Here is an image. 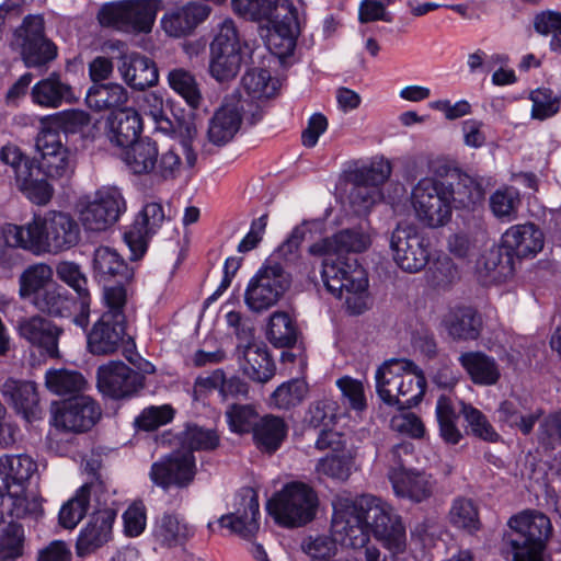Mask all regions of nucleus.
Instances as JSON below:
<instances>
[{
    "instance_id": "393cba45",
    "label": "nucleus",
    "mask_w": 561,
    "mask_h": 561,
    "mask_svg": "<svg viewBox=\"0 0 561 561\" xmlns=\"http://www.w3.org/2000/svg\"><path fill=\"white\" fill-rule=\"evenodd\" d=\"M18 332L21 337L39 348L42 354L51 358L59 357L58 341L62 329L53 321L41 316L22 318L18 322Z\"/></svg>"
},
{
    "instance_id": "f03ea898",
    "label": "nucleus",
    "mask_w": 561,
    "mask_h": 561,
    "mask_svg": "<svg viewBox=\"0 0 561 561\" xmlns=\"http://www.w3.org/2000/svg\"><path fill=\"white\" fill-rule=\"evenodd\" d=\"M508 530L503 540L512 550L513 561H545L543 551L552 534V525L547 515L535 510H526L508 522Z\"/></svg>"
},
{
    "instance_id": "3c124183",
    "label": "nucleus",
    "mask_w": 561,
    "mask_h": 561,
    "mask_svg": "<svg viewBox=\"0 0 561 561\" xmlns=\"http://www.w3.org/2000/svg\"><path fill=\"white\" fill-rule=\"evenodd\" d=\"M99 489V485L84 484L61 506L59 523L64 528L72 529L81 522L87 514L92 491L96 495Z\"/></svg>"
},
{
    "instance_id": "864d4df0",
    "label": "nucleus",
    "mask_w": 561,
    "mask_h": 561,
    "mask_svg": "<svg viewBox=\"0 0 561 561\" xmlns=\"http://www.w3.org/2000/svg\"><path fill=\"white\" fill-rule=\"evenodd\" d=\"M449 522L458 528L472 535L481 528L479 510L473 500L466 496H457L453 500L449 510Z\"/></svg>"
},
{
    "instance_id": "ddd939ff",
    "label": "nucleus",
    "mask_w": 561,
    "mask_h": 561,
    "mask_svg": "<svg viewBox=\"0 0 561 561\" xmlns=\"http://www.w3.org/2000/svg\"><path fill=\"white\" fill-rule=\"evenodd\" d=\"M106 310L87 333V348L92 355L115 354L126 335V304H104Z\"/></svg>"
},
{
    "instance_id": "a19ab883",
    "label": "nucleus",
    "mask_w": 561,
    "mask_h": 561,
    "mask_svg": "<svg viewBox=\"0 0 561 561\" xmlns=\"http://www.w3.org/2000/svg\"><path fill=\"white\" fill-rule=\"evenodd\" d=\"M496 414L501 424L516 427L524 435H529L542 415V410L529 409L519 398H510L500 403Z\"/></svg>"
},
{
    "instance_id": "4be33fe9",
    "label": "nucleus",
    "mask_w": 561,
    "mask_h": 561,
    "mask_svg": "<svg viewBox=\"0 0 561 561\" xmlns=\"http://www.w3.org/2000/svg\"><path fill=\"white\" fill-rule=\"evenodd\" d=\"M196 471V461L192 453L175 451L153 462L149 476L151 481L163 490L171 486L185 489L194 481Z\"/></svg>"
},
{
    "instance_id": "6e6552de",
    "label": "nucleus",
    "mask_w": 561,
    "mask_h": 561,
    "mask_svg": "<svg viewBox=\"0 0 561 561\" xmlns=\"http://www.w3.org/2000/svg\"><path fill=\"white\" fill-rule=\"evenodd\" d=\"M291 284L290 274L274 259H266L261 268L250 279L245 293L247 307L256 313L267 311L278 304Z\"/></svg>"
},
{
    "instance_id": "b1692460",
    "label": "nucleus",
    "mask_w": 561,
    "mask_h": 561,
    "mask_svg": "<svg viewBox=\"0 0 561 561\" xmlns=\"http://www.w3.org/2000/svg\"><path fill=\"white\" fill-rule=\"evenodd\" d=\"M164 218L160 203L151 202L142 207L129 230L124 233V240L131 252V261L139 260L146 253L149 238L156 233Z\"/></svg>"
},
{
    "instance_id": "4468645a",
    "label": "nucleus",
    "mask_w": 561,
    "mask_h": 561,
    "mask_svg": "<svg viewBox=\"0 0 561 561\" xmlns=\"http://www.w3.org/2000/svg\"><path fill=\"white\" fill-rule=\"evenodd\" d=\"M209 72L219 82L237 76L242 62L241 45L232 21H225L210 44Z\"/></svg>"
},
{
    "instance_id": "a878e982",
    "label": "nucleus",
    "mask_w": 561,
    "mask_h": 561,
    "mask_svg": "<svg viewBox=\"0 0 561 561\" xmlns=\"http://www.w3.org/2000/svg\"><path fill=\"white\" fill-rule=\"evenodd\" d=\"M211 12L205 3L190 1L184 5L167 11L161 19L163 31L171 37L190 35Z\"/></svg>"
},
{
    "instance_id": "423d86ee",
    "label": "nucleus",
    "mask_w": 561,
    "mask_h": 561,
    "mask_svg": "<svg viewBox=\"0 0 561 561\" xmlns=\"http://www.w3.org/2000/svg\"><path fill=\"white\" fill-rule=\"evenodd\" d=\"M359 508L365 510L370 533L392 554L407 548V529L402 517L387 502L371 494L359 496Z\"/></svg>"
},
{
    "instance_id": "dca6fc26",
    "label": "nucleus",
    "mask_w": 561,
    "mask_h": 561,
    "mask_svg": "<svg viewBox=\"0 0 561 561\" xmlns=\"http://www.w3.org/2000/svg\"><path fill=\"white\" fill-rule=\"evenodd\" d=\"M126 211V201L117 187H101L80 210L83 226L92 231H103L118 221Z\"/></svg>"
},
{
    "instance_id": "37998d69",
    "label": "nucleus",
    "mask_w": 561,
    "mask_h": 561,
    "mask_svg": "<svg viewBox=\"0 0 561 561\" xmlns=\"http://www.w3.org/2000/svg\"><path fill=\"white\" fill-rule=\"evenodd\" d=\"M128 101L127 90L119 83H95L85 94V104L95 112L118 108Z\"/></svg>"
},
{
    "instance_id": "6ab92c4d",
    "label": "nucleus",
    "mask_w": 561,
    "mask_h": 561,
    "mask_svg": "<svg viewBox=\"0 0 561 561\" xmlns=\"http://www.w3.org/2000/svg\"><path fill=\"white\" fill-rule=\"evenodd\" d=\"M268 23L272 28L267 35V47L279 59L291 56L300 34L297 8L290 0H278Z\"/></svg>"
},
{
    "instance_id": "6e6d98bb",
    "label": "nucleus",
    "mask_w": 561,
    "mask_h": 561,
    "mask_svg": "<svg viewBox=\"0 0 561 561\" xmlns=\"http://www.w3.org/2000/svg\"><path fill=\"white\" fill-rule=\"evenodd\" d=\"M242 87L253 99H270L279 88V81L264 68L249 69L242 77Z\"/></svg>"
},
{
    "instance_id": "69168bd1",
    "label": "nucleus",
    "mask_w": 561,
    "mask_h": 561,
    "mask_svg": "<svg viewBox=\"0 0 561 561\" xmlns=\"http://www.w3.org/2000/svg\"><path fill=\"white\" fill-rule=\"evenodd\" d=\"M278 0H231L233 11L249 21H270L274 18Z\"/></svg>"
},
{
    "instance_id": "79ce46f5",
    "label": "nucleus",
    "mask_w": 561,
    "mask_h": 561,
    "mask_svg": "<svg viewBox=\"0 0 561 561\" xmlns=\"http://www.w3.org/2000/svg\"><path fill=\"white\" fill-rule=\"evenodd\" d=\"M192 536V528L173 513H163L159 516L152 529L154 541L162 548L183 546Z\"/></svg>"
},
{
    "instance_id": "774afa93",
    "label": "nucleus",
    "mask_w": 561,
    "mask_h": 561,
    "mask_svg": "<svg viewBox=\"0 0 561 561\" xmlns=\"http://www.w3.org/2000/svg\"><path fill=\"white\" fill-rule=\"evenodd\" d=\"M459 277L457 266L448 256H439L430 265L426 278L437 289L450 287Z\"/></svg>"
},
{
    "instance_id": "0eeeda50",
    "label": "nucleus",
    "mask_w": 561,
    "mask_h": 561,
    "mask_svg": "<svg viewBox=\"0 0 561 561\" xmlns=\"http://www.w3.org/2000/svg\"><path fill=\"white\" fill-rule=\"evenodd\" d=\"M131 173L137 175L150 174L161 181L174 180L181 170L182 160L178 152L169 149L159 153L158 145L145 137L131 144L123 157Z\"/></svg>"
},
{
    "instance_id": "473e14b6",
    "label": "nucleus",
    "mask_w": 561,
    "mask_h": 561,
    "mask_svg": "<svg viewBox=\"0 0 561 561\" xmlns=\"http://www.w3.org/2000/svg\"><path fill=\"white\" fill-rule=\"evenodd\" d=\"M142 131V118L134 108H123L111 113L105 121V136L117 147L127 148L139 140Z\"/></svg>"
},
{
    "instance_id": "603ef678",
    "label": "nucleus",
    "mask_w": 561,
    "mask_h": 561,
    "mask_svg": "<svg viewBox=\"0 0 561 561\" xmlns=\"http://www.w3.org/2000/svg\"><path fill=\"white\" fill-rule=\"evenodd\" d=\"M169 87L180 95L192 108H198L202 101V92L195 76L184 68H173L168 72Z\"/></svg>"
},
{
    "instance_id": "f8f14e48",
    "label": "nucleus",
    "mask_w": 561,
    "mask_h": 561,
    "mask_svg": "<svg viewBox=\"0 0 561 561\" xmlns=\"http://www.w3.org/2000/svg\"><path fill=\"white\" fill-rule=\"evenodd\" d=\"M12 46L19 48L26 67L45 66L57 56L56 45L45 35L44 19L27 15L14 31Z\"/></svg>"
},
{
    "instance_id": "412c9836",
    "label": "nucleus",
    "mask_w": 561,
    "mask_h": 561,
    "mask_svg": "<svg viewBox=\"0 0 561 561\" xmlns=\"http://www.w3.org/2000/svg\"><path fill=\"white\" fill-rule=\"evenodd\" d=\"M100 404L89 396H76L61 403L54 414L57 428L71 433H85L101 419Z\"/></svg>"
},
{
    "instance_id": "c03bdc74",
    "label": "nucleus",
    "mask_w": 561,
    "mask_h": 561,
    "mask_svg": "<svg viewBox=\"0 0 561 561\" xmlns=\"http://www.w3.org/2000/svg\"><path fill=\"white\" fill-rule=\"evenodd\" d=\"M287 432L288 427L284 419L270 414L259 421L252 434L260 450L273 454L285 440Z\"/></svg>"
},
{
    "instance_id": "1a4fd4ad",
    "label": "nucleus",
    "mask_w": 561,
    "mask_h": 561,
    "mask_svg": "<svg viewBox=\"0 0 561 561\" xmlns=\"http://www.w3.org/2000/svg\"><path fill=\"white\" fill-rule=\"evenodd\" d=\"M346 270L331 263L321 270L324 287L332 296H345L346 309L351 314H362L368 308V279L363 268H355V263H344Z\"/></svg>"
},
{
    "instance_id": "bb28decb",
    "label": "nucleus",
    "mask_w": 561,
    "mask_h": 561,
    "mask_svg": "<svg viewBox=\"0 0 561 561\" xmlns=\"http://www.w3.org/2000/svg\"><path fill=\"white\" fill-rule=\"evenodd\" d=\"M0 392L27 422L42 419L43 410L35 382L8 378L1 383Z\"/></svg>"
},
{
    "instance_id": "13d9d810",
    "label": "nucleus",
    "mask_w": 561,
    "mask_h": 561,
    "mask_svg": "<svg viewBox=\"0 0 561 561\" xmlns=\"http://www.w3.org/2000/svg\"><path fill=\"white\" fill-rule=\"evenodd\" d=\"M179 440L185 453L194 450L210 451L219 446V435L215 430L205 428L197 424H188L185 430L180 433Z\"/></svg>"
},
{
    "instance_id": "7c9ffc66",
    "label": "nucleus",
    "mask_w": 561,
    "mask_h": 561,
    "mask_svg": "<svg viewBox=\"0 0 561 561\" xmlns=\"http://www.w3.org/2000/svg\"><path fill=\"white\" fill-rule=\"evenodd\" d=\"M444 169V172L437 171V174L450 180L446 186L456 207L474 209L484 201L485 191L480 181L459 169Z\"/></svg>"
},
{
    "instance_id": "9b49d317",
    "label": "nucleus",
    "mask_w": 561,
    "mask_h": 561,
    "mask_svg": "<svg viewBox=\"0 0 561 561\" xmlns=\"http://www.w3.org/2000/svg\"><path fill=\"white\" fill-rule=\"evenodd\" d=\"M333 508L332 529L342 546L352 549L368 547L370 527L365 510L359 508V496H339Z\"/></svg>"
},
{
    "instance_id": "a211bd4d",
    "label": "nucleus",
    "mask_w": 561,
    "mask_h": 561,
    "mask_svg": "<svg viewBox=\"0 0 561 561\" xmlns=\"http://www.w3.org/2000/svg\"><path fill=\"white\" fill-rule=\"evenodd\" d=\"M146 377L122 360H110L96 369L99 391L114 400L135 397L145 388Z\"/></svg>"
},
{
    "instance_id": "c756f323",
    "label": "nucleus",
    "mask_w": 561,
    "mask_h": 561,
    "mask_svg": "<svg viewBox=\"0 0 561 561\" xmlns=\"http://www.w3.org/2000/svg\"><path fill=\"white\" fill-rule=\"evenodd\" d=\"M259 496L253 490H247L241 497V502L236 512L224 515L219 518V524L228 528L231 533L250 540L259 531L260 523Z\"/></svg>"
},
{
    "instance_id": "09e8293b",
    "label": "nucleus",
    "mask_w": 561,
    "mask_h": 561,
    "mask_svg": "<svg viewBox=\"0 0 561 561\" xmlns=\"http://www.w3.org/2000/svg\"><path fill=\"white\" fill-rule=\"evenodd\" d=\"M45 385L55 394L76 397L85 390L88 382L81 373L60 368L46 371Z\"/></svg>"
},
{
    "instance_id": "5701e85b",
    "label": "nucleus",
    "mask_w": 561,
    "mask_h": 561,
    "mask_svg": "<svg viewBox=\"0 0 561 561\" xmlns=\"http://www.w3.org/2000/svg\"><path fill=\"white\" fill-rule=\"evenodd\" d=\"M117 511L112 507L95 510L76 540V554L85 558L95 553L113 539Z\"/></svg>"
},
{
    "instance_id": "f704fd0d",
    "label": "nucleus",
    "mask_w": 561,
    "mask_h": 561,
    "mask_svg": "<svg viewBox=\"0 0 561 561\" xmlns=\"http://www.w3.org/2000/svg\"><path fill=\"white\" fill-rule=\"evenodd\" d=\"M502 242L515 259L536 255L543 248V233L531 222L516 225L507 229L502 236Z\"/></svg>"
},
{
    "instance_id": "9d476101",
    "label": "nucleus",
    "mask_w": 561,
    "mask_h": 561,
    "mask_svg": "<svg viewBox=\"0 0 561 561\" xmlns=\"http://www.w3.org/2000/svg\"><path fill=\"white\" fill-rule=\"evenodd\" d=\"M411 199L415 216L424 226L439 228L450 221L453 202L445 182L421 179L412 188Z\"/></svg>"
},
{
    "instance_id": "cd10ccee",
    "label": "nucleus",
    "mask_w": 561,
    "mask_h": 561,
    "mask_svg": "<svg viewBox=\"0 0 561 561\" xmlns=\"http://www.w3.org/2000/svg\"><path fill=\"white\" fill-rule=\"evenodd\" d=\"M31 100L42 107L58 108L64 104H76L79 96L75 88L64 81L59 72L54 71L32 87Z\"/></svg>"
},
{
    "instance_id": "8fccbe9b",
    "label": "nucleus",
    "mask_w": 561,
    "mask_h": 561,
    "mask_svg": "<svg viewBox=\"0 0 561 561\" xmlns=\"http://www.w3.org/2000/svg\"><path fill=\"white\" fill-rule=\"evenodd\" d=\"M25 486L21 491L14 489L0 501V519L1 523H7L4 514L13 520V518L21 519L27 516L36 517L41 512V503L36 499H28L24 494Z\"/></svg>"
},
{
    "instance_id": "20e7f679",
    "label": "nucleus",
    "mask_w": 561,
    "mask_h": 561,
    "mask_svg": "<svg viewBox=\"0 0 561 561\" xmlns=\"http://www.w3.org/2000/svg\"><path fill=\"white\" fill-rule=\"evenodd\" d=\"M154 0H116L103 3L96 20L103 28L125 34L150 33L156 21Z\"/></svg>"
},
{
    "instance_id": "f257e3e1",
    "label": "nucleus",
    "mask_w": 561,
    "mask_h": 561,
    "mask_svg": "<svg viewBox=\"0 0 561 561\" xmlns=\"http://www.w3.org/2000/svg\"><path fill=\"white\" fill-rule=\"evenodd\" d=\"M3 238L11 248H20L35 255L57 254L76 247L80 241V226L68 214L49 211L34 216L25 225L8 224Z\"/></svg>"
},
{
    "instance_id": "f3484780",
    "label": "nucleus",
    "mask_w": 561,
    "mask_h": 561,
    "mask_svg": "<svg viewBox=\"0 0 561 561\" xmlns=\"http://www.w3.org/2000/svg\"><path fill=\"white\" fill-rule=\"evenodd\" d=\"M427 239L412 225H398L390 239L393 260L404 272L417 273L430 262Z\"/></svg>"
},
{
    "instance_id": "052dcab7",
    "label": "nucleus",
    "mask_w": 561,
    "mask_h": 561,
    "mask_svg": "<svg viewBox=\"0 0 561 561\" xmlns=\"http://www.w3.org/2000/svg\"><path fill=\"white\" fill-rule=\"evenodd\" d=\"M436 417L439 427V435L447 444L456 445L462 438V434L457 427V415L451 404L450 398L440 396L436 403Z\"/></svg>"
},
{
    "instance_id": "aec40b11",
    "label": "nucleus",
    "mask_w": 561,
    "mask_h": 561,
    "mask_svg": "<svg viewBox=\"0 0 561 561\" xmlns=\"http://www.w3.org/2000/svg\"><path fill=\"white\" fill-rule=\"evenodd\" d=\"M368 239L360 232L346 229L342 230L331 238H324L309 248V252L313 255L324 256L322 261V270L327 263L337 265L342 270H346L344 263L354 262L355 268H362L357 259L351 253H359L367 249Z\"/></svg>"
},
{
    "instance_id": "49530a36",
    "label": "nucleus",
    "mask_w": 561,
    "mask_h": 561,
    "mask_svg": "<svg viewBox=\"0 0 561 561\" xmlns=\"http://www.w3.org/2000/svg\"><path fill=\"white\" fill-rule=\"evenodd\" d=\"M53 275V268L46 263H35L27 266L19 277L20 297L31 304L54 283Z\"/></svg>"
},
{
    "instance_id": "0e129e2a",
    "label": "nucleus",
    "mask_w": 561,
    "mask_h": 561,
    "mask_svg": "<svg viewBox=\"0 0 561 561\" xmlns=\"http://www.w3.org/2000/svg\"><path fill=\"white\" fill-rule=\"evenodd\" d=\"M519 206V192L512 186L499 188L490 197V208L494 216L501 219L515 218Z\"/></svg>"
},
{
    "instance_id": "338daca9",
    "label": "nucleus",
    "mask_w": 561,
    "mask_h": 561,
    "mask_svg": "<svg viewBox=\"0 0 561 561\" xmlns=\"http://www.w3.org/2000/svg\"><path fill=\"white\" fill-rule=\"evenodd\" d=\"M24 530L14 520H8L0 537V561H15L23 553Z\"/></svg>"
},
{
    "instance_id": "e2e57ef3",
    "label": "nucleus",
    "mask_w": 561,
    "mask_h": 561,
    "mask_svg": "<svg viewBox=\"0 0 561 561\" xmlns=\"http://www.w3.org/2000/svg\"><path fill=\"white\" fill-rule=\"evenodd\" d=\"M56 274L61 282L66 283L78 294L81 305L87 307L91 302L90 293L87 287L88 279L79 264L62 261L57 264Z\"/></svg>"
},
{
    "instance_id": "58836bf2",
    "label": "nucleus",
    "mask_w": 561,
    "mask_h": 561,
    "mask_svg": "<svg viewBox=\"0 0 561 561\" xmlns=\"http://www.w3.org/2000/svg\"><path fill=\"white\" fill-rule=\"evenodd\" d=\"M243 105L225 103L213 116L208 126V140L218 146L228 144L242 123Z\"/></svg>"
},
{
    "instance_id": "39448f33",
    "label": "nucleus",
    "mask_w": 561,
    "mask_h": 561,
    "mask_svg": "<svg viewBox=\"0 0 561 561\" xmlns=\"http://www.w3.org/2000/svg\"><path fill=\"white\" fill-rule=\"evenodd\" d=\"M92 275L103 287L104 304H126L127 285L134 278V268L114 248L100 245L93 252Z\"/></svg>"
},
{
    "instance_id": "2eb2a0df",
    "label": "nucleus",
    "mask_w": 561,
    "mask_h": 561,
    "mask_svg": "<svg viewBox=\"0 0 561 561\" xmlns=\"http://www.w3.org/2000/svg\"><path fill=\"white\" fill-rule=\"evenodd\" d=\"M41 159L35 165L36 174L49 179H69L75 172V162L62 136L50 129H41L35 140Z\"/></svg>"
},
{
    "instance_id": "c85d7f7f",
    "label": "nucleus",
    "mask_w": 561,
    "mask_h": 561,
    "mask_svg": "<svg viewBox=\"0 0 561 561\" xmlns=\"http://www.w3.org/2000/svg\"><path fill=\"white\" fill-rule=\"evenodd\" d=\"M394 494L413 503H422L433 495L434 482L424 471L408 470L400 463L399 469L388 472Z\"/></svg>"
},
{
    "instance_id": "de8ad7c7",
    "label": "nucleus",
    "mask_w": 561,
    "mask_h": 561,
    "mask_svg": "<svg viewBox=\"0 0 561 561\" xmlns=\"http://www.w3.org/2000/svg\"><path fill=\"white\" fill-rule=\"evenodd\" d=\"M31 305L51 317H67L70 314L75 301L67 289L51 283Z\"/></svg>"
},
{
    "instance_id": "7ed1b4c3",
    "label": "nucleus",
    "mask_w": 561,
    "mask_h": 561,
    "mask_svg": "<svg viewBox=\"0 0 561 561\" xmlns=\"http://www.w3.org/2000/svg\"><path fill=\"white\" fill-rule=\"evenodd\" d=\"M319 497L312 486L300 481L286 483L267 502L266 510L275 523L285 528L304 527L318 512Z\"/></svg>"
},
{
    "instance_id": "72a5a7b5",
    "label": "nucleus",
    "mask_w": 561,
    "mask_h": 561,
    "mask_svg": "<svg viewBox=\"0 0 561 561\" xmlns=\"http://www.w3.org/2000/svg\"><path fill=\"white\" fill-rule=\"evenodd\" d=\"M407 368H414V363L410 359L392 358L376 370V392L385 404L398 408L402 391L400 379Z\"/></svg>"
},
{
    "instance_id": "ea45409f",
    "label": "nucleus",
    "mask_w": 561,
    "mask_h": 561,
    "mask_svg": "<svg viewBox=\"0 0 561 561\" xmlns=\"http://www.w3.org/2000/svg\"><path fill=\"white\" fill-rule=\"evenodd\" d=\"M458 362L474 385L493 386L501 378L497 362L483 352H465L458 357Z\"/></svg>"
},
{
    "instance_id": "680f3d73",
    "label": "nucleus",
    "mask_w": 561,
    "mask_h": 561,
    "mask_svg": "<svg viewBox=\"0 0 561 561\" xmlns=\"http://www.w3.org/2000/svg\"><path fill=\"white\" fill-rule=\"evenodd\" d=\"M36 169L33 167L26 174L21 176L15 183L19 190L34 204L45 205L51 197L54 190L44 178H38Z\"/></svg>"
},
{
    "instance_id": "e433bc0d",
    "label": "nucleus",
    "mask_w": 561,
    "mask_h": 561,
    "mask_svg": "<svg viewBox=\"0 0 561 561\" xmlns=\"http://www.w3.org/2000/svg\"><path fill=\"white\" fill-rule=\"evenodd\" d=\"M36 468V463L27 455L0 457V499L14 489L21 491Z\"/></svg>"
},
{
    "instance_id": "2f4dec72",
    "label": "nucleus",
    "mask_w": 561,
    "mask_h": 561,
    "mask_svg": "<svg viewBox=\"0 0 561 561\" xmlns=\"http://www.w3.org/2000/svg\"><path fill=\"white\" fill-rule=\"evenodd\" d=\"M117 70L123 81L134 90L144 91L156 85L159 81L156 62L139 53L122 56Z\"/></svg>"
},
{
    "instance_id": "4c0bfd02",
    "label": "nucleus",
    "mask_w": 561,
    "mask_h": 561,
    "mask_svg": "<svg viewBox=\"0 0 561 561\" xmlns=\"http://www.w3.org/2000/svg\"><path fill=\"white\" fill-rule=\"evenodd\" d=\"M477 273L484 283L501 282L514 273V257L501 241L485 250L477 261Z\"/></svg>"
},
{
    "instance_id": "5fc2aeb1",
    "label": "nucleus",
    "mask_w": 561,
    "mask_h": 561,
    "mask_svg": "<svg viewBox=\"0 0 561 561\" xmlns=\"http://www.w3.org/2000/svg\"><path fill=\"white\" fill-rule=\"evenodd\" d=\"M400 382L402 391L398 409L405 410L417 405L422 401L426 388V379L423 371L414 364V368L403 370Z\"/></svg>"
},
{
    "instance_id": "a18cd8bd",
    "label": "nucleus",
    "mask_w": 561,
    "mask_h": 561,
    "mask_svg": "<svg viewBox=\"0 0 561 561\" xmlns=\"http://www.w3.org/2000/svg\"><path fill=\"white\" fill-rule=\"evenodd\" d=\"M41 129H50L59 133L65 142L68 135L82 133L91 123V116L83 110H65L48 115L41 121Z\"/></svg>"
},
{
    "instance_id": "c9c22d12",
    "label": "nucleus",
    "mask_w": 561,
    "mask_h": 561,
    "mask_svg": "<svg viewBox=\"0 0 561 561\" xmlns=\"http://www.w3.org/2000/svg\"><path fill=\"white\" fill-rule=\"evenodd\" d=\"M238 359L243 358L241 368L250 379L265 383L275 375V363L271 357L267 346L264 343H248L245 346L238 345Z\"/></svg>"
},
{
    "instance_id": "bf43d9fd",
    "label": "nucleus",
    "mask_w": 561,
    "mask_h": 561,
    "mask_svg": "<svg viewBox=\"0 0 561 561\" xmlns=\"http://www.w3.org/2000/svg\"><path fill=\"white\" fill-rule=\"evenodd\" d=\"M297 335V328L288 313L277 311L271 316L267 339L275 347H293Z\"/></svg>"
},
{
    "instance_id": "4d7b16f0",
    "label": "nucleus",
    "mask_w": 561,
    "mask_h": 561,
    "mask_svg": "<svg viewBox=\"0 0 561 561\" xmlns=\"http://www.w3.org/2000/svg\"><path fill=\"white\" fill-rule=\"evenodd\" d=\"M480 330L481 318L471 307L458 308L448 324L449 334L458 340H476Z\"/></svg>"
}]
</instances>
